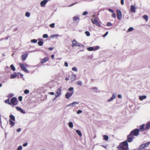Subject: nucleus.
Segmentation results:
<instances>
[{
    "label": "nucleus",
    "mask_w": 150,
    "mask_h": 150,
    "mask_svg": "<svg viewBox=\"0 0 150 150\" xmlns=\"http://www.w3.org/2000/svg\"><path fill=\"white\" fill-rule=\"evenodd\" d=\"M17 76V74L16 73H14L13 74L11 75L10 76V78L11 79H13L16 77Z\"/></svg>",
    "instance_id": "obj_20"
},
{
    "label": "nucleus",
    "mask_w": 150,
    "mask_h": 150,
    "mask_svg": "<svg viewBox=\"0 0 150 150\" xmlns=\"http://www.w3.org/2000/svg\"><path fill=\"white\" fill-rule=\"evenodd\" d=\"M91 21L93 24L96 25L98 27L100 26V23L98 22L96 18H95L94 19L92 18L91 19Z\"/></svg>",
    "instance_id": "obj_6"
},
{
    "label": "nucleus",
    "mask_w": 150,
    "mask_h": 150,
    "mask_svg": "<svg viewBox=\"0 0 150 150\" xmlns=\"http://www.w3.org/2000/svg\"><path fill=\"white\" fill-rule=\"evenodd\" d=\"M72 46L74 47V46H80V44L78 43L75 40H74L72 41Z\"/></svg>",
    "instance_id": "obj_9"
},
{
    "label": "nucleus",
    "mask_w": 150,
    "mask_h": 150,
    "mask_svg": "<svg viewBox=\"0 0 150 150\" xmlns=\"http://www.w3.org/2000/svg\"><path fill=\"white\" fill-rule=\"evenodd\" d=\"M43 37L44 38H47L48 37V36L47 34H44L43 35Z\"/></svg>",
    "instance_id": "obj_39"
},
{
    "label": "nucleus",
    "mask_w": 150,
    "mask_h": 150,
    "mask_svg": "<svg viewBox=\"0 0 150 150\" xmlns=\"http://www.w3.org/2000/svg\"><path fill=\"white\" fill-rule=\"evenodd\" d=\"M143 18L146 20V22H147L148 21V17L147 15H144L143 16Z\"/></svg>",
    "instance_id": "obj_26"
},
{
    "label": "nucleus",
    "mask_w": 150,
    "mask_h": 150,
    "mask_svg": "<svg viewBox=\"0 0 150 150\" xmlns=\"http://www.w3.org/2000/svg\"><path fill=\"white\" fill-rule=\"evenodd\" d=\"M28 56V54L27 53H25L22 55L21 57L22 60L23 61L25 60Z\"/></svg>",
    "instance_id": "obj_11"
},
{
    "label": "nucleus",
    "mask_w": 150,
    "mask_h": 150,
    "mask_svg": "<svg viewBox=\"0 0 150 150\" xmlns=\"http://www.w3.org/2000/svg\"><path fill=\"white\" fill-rule=\"evenodd\" d=\"M48 1V0H44L42 1L40 3L41 6L42 7H44Z\"/></svg>",
    "instance_id": "obj_10"
},
{
    "label": "nucleus",
    "mask_w": 150,
    "mask_h": 150,
    "mask_svg": "<svg viewBox=\"0 0 150 150\" xmlns=\"http://www.w3.org/2000/svg\"><path fill=\"white\" fill-rule=\"evenodd\" d=\"M55 24L54 23H52L50 24V27L52 28H54V27Z\"/></svg>",
    "instance_id": "obj_38"
},
{
    "label": "nucleus",
    "mask_w": 150,
    "mask_h": 150,
    "mask_svg": "<svg viewBox=\"0 0 150 150\" xmlns=\"http://www.w3.org/2000/svg\"><path fill=\"white\" fill-rule=\"evenodd\" d=\"M21 129L20 128H18L17 129V132H19L21 131Z\"/></svg>",
    "instance_id": "obj_60"
},
{
    "label": "nucleus",
    "mask_w": 150,
    "mask_h": 150,
    "mask_svg": "<svg viewBox=\"0 0 150 150\" xmlns=\"http://www.w3.org/2000/svg\"><path fill=\"white\" fill-rule=\"evenodd\" d=\"M64 65H65V67H67L68 66V63L67 62H65L64 63Z\"/></svg>",
    "instance_id": "obj_53"
},
{
    "label": "nucleus",
    "mask_w": 150,
    "mask_h": 150,
    "mask_svg": "<svg viewBox=\"0 0 150 150\" xmlns=\"http://www.w3.org/2000/svg\"><path fill=\"white\" fill-rule=\"evenodd\" d=\"M49 59L48 57H46L41 60V62L42 64L45 63L46 62L48 61Z\"/></svg>",
    "instance_id": "obj_15"
},
{
    "label": "nucleus",
    "mask_w": 150,
    "mask_h": 150,
    "mask_svg": "<svg viewBox=\"0 0 150 150\" xmlns=\"http://www.w3.org/2000/svg\"><path fill=\"white\" fill-rule=\"evenodd\" d=\"M62 88V87L59 88L57 89L56 91V93L55 94V98H56L58 96H59L61 94V90Z\"/></svg>",
    "instance_id": "obj_5"
},
{
    "label": "nucleus",
    "mask_w": 150,
    "mask_h": 150,
    "mask_svg": "<svg viewBox=\"0 0 150 150\" xmlns=\"http://www.w3.org/2000/svg\"><path fill=\"white\" fill-rule=\"evenodd\" d=\"M116 97V96L115 94H112V97L110 99L108 100V101L109 102L112 101V100L115 98Z\"/></svg>",
    "instance_id": "obj_18"
},
{
    "label": "nucleus",
    "mask_w": 150,
    "mask_h": 150,
    "mask_svg": "<svg viewBox=\"0 0 150 150\" xmlns=\"http://www.w3.org/2000/svg\"><path fill=\"white\" fill-rule=\"evenodd\" d=\"M117 97L119 98H122V96L120 94H119L118 95Z\"/></svg>",
    "instance_id": "obj_59"
},
{
    "label": "nucleus",
    "mask_w": 150,
    "mask_h": 150,
    "mask_svg": "<svg viewBox=\"0 0 150 150\" xmlns=\"http://www.w3.org/2000/svg\"><path fill=\"white\" fill-rule=\"evenodd\" d=\"M10 119H11V120H12L13 121H14L15 120V118L14 116L13 115H10Z\"/></svg>",
    "instance_id": "obj_27"
},
{
    "label": "nucleus",
    "mask_w": 150,
    "mask_h": 150,
    "mask_svg": "<svg viewBox=\"0 0 150 150\" xmlns=\"http://www.w3.org/2000/svg\"><path fill=\"white\" fill-rule=\"evenodd\" d=\"M95 50H96L99 49V47L98 46H96V47H95Z\"/></svg>",
    "instance_id": "obj_55"
},
{
    "label": "nucleus",
    "mask_w": 150,
    "mask_h": 150,
    "mask_svg": "<svg viewBox=\"0 0 150 150\" xmlns=\"http://www.w3.org/2000/svg\"><path fill=\"white\" fill-rule=\"evenodd\" d=\"M18 101L16 97H13L10 100V105H17Z\"/></svg>",
    "instance_id": "obj_3"
},
{
    "label": "nucleus",
    "mask_w": 150,
    "mask_h": 150,
    "mask_svg": "<svg viewBox=\"0 0 150 150\" xmlns=\"http://www.w3.org/2000/svg\"><path fill=\"white\" fill-rule=\"evenodd\" d=\"M65 80H66V81H68V80H69V78L68 77H66L65 79Z\"/></svg>",
    "instance_id": "obj_62"
},
{
    "label": "nucleus",
    "mask_w": 150,
    "mask_h": 150,
    "mask_svg": "<svg viewBox=\"0 0 150 150\" xmlns=\"http://www.w3.org/2000/svg\"><path fill=\"white\" fill-rule=\"evenodd\" d=\"M19 100L20 101H21L22 100V97L21 96H20L18 97Z\"/></svg>",
    "instance_id": "obj_42"
},
{
    "label": "nucleus",
    "mask_w": 150,
    "mask_h": 150,
    "mask_svg": "<svg viewBox=\"0 0 150 150\" xmlns=\"http://www.w3.org/2000/svg\"><path fill=\"white\" fill-rule=\"evenodd\" d=\"M72 70L73 71H77V69L75 67H74L72 68Z\"/></svg>",
    "instance_id": "obj_41"
},
{
    "label": "nucleus",
    "mask_w": 150,
    "mask_h": 150,
    "mask_svg": "<svg viewBox=\"0 0 150 150\" xmlns=\"http://www.w3.org/2000/svg\"><path fill=\"white\" fill-rule=\"evenodd\" d=\"M9 124L11 126H13L14 125L15 123L13 122L12 121V120L11 119H9Z\"/></svg>",
    "instance_id": "obj_22"
},
{
    "label": "nucleus",
    "mask_w": 150,
    "mask_h": 150,
    "mask_svg": "<svg viewBox=\"0 0 150 150\" xmlns=\"http://www.w3.org/2000/svg\"><path fill=\"white\" fill-rule=\"evenodd\" d=\"M88 14V12L87 11H85L82 14L83 15H86Z\"/></svg>",
    "instance_id": "obj_46"
},
{
    "label": "nucleus",
    "mask_w": 150,
    "mask_h": 150,
    "mask_svg": "<svg viewBox=\"0 0 150 150\" xmlns=\"http://www.w3.org/2000/svg\"><path fill=\"white\" fill-rule=\"evenodd\" d=\"M69 126L70 128H72L73 127V124L71 122H70L69 123Z\"/></svg>",
    "instance_id": "obj_31"
},
{
    "label": "nucleus",
    "mask_w": 150,
    "mask_h": 150,
    "mask_svg": "<svg viewBox=\"0 0 150 150\" xmlns=\"http://www.w3.org/2000/svg\"><path fill=\"white\" fill-rule=\"evenodd\" d=\"M73 87H70L69 89L68 90L69 91H72L73 90Z\"/></svg>",
    "instance_id": "obj_51"
},
{
    "label": "nucleus",
    "mask_w": 150,
    "mask_h": 150,
    "mask_svg": "<svg viewBox=\"0 0 150 150\" xmlns=\"http://www.w3.org/2000/svg\"><path fill=\"white\" fill-rule=\"evenodd\" d=\"M108 10L111 13H113L114 12L113 10L109 8V9H108Z\"/></svg>",
    "instance_id": "obj_49"
},
{
    "label": "nucleus",
    "mask_w": 150,
    "mask_h": 150,
    "mask_svg": "<svg viewBox=\"0 0 150 150\" xmlns=\"http://www.w3.org/2000/svg\"><path fill=\"white\" fill-rule=\"evenodd\" d=\"M31 42L34 43H36L37 42V40L36 39H33L31 40Z\"/></svg>",
    "instance_id": "obj_40"
},
{
    "label": "nucleus",
    "mask_w": 150,
    "mask_h": 150,
    "mask_svg": "<svg viewBox=\"0 0 150 150\" xmlns=\"http://www.w3.org/2000/svg\"><path fill=\"white\" fill-rule=\"evenodd\" d=\"M150 144V142L141 144L138 148V150H142L144 148L148 147Z\"/></svg>",
    "instance_id": "obj_4"
},
{
    "label": "nucleus",
    "mask_w": 150,
    "mask_h": 150,
    "mask_svg": "<svg viewBox=\"0 0 150 150\" xmlns=\"http://www.w3.org/2000/svg\"><path fill=\"white\" fill-rule=\"evenodd\" d=\"M76 76L75 75L71 74V81H73L75 79Z\"/></svg>",
    "instance_id": "obj_19"
},
{
    "label": "nucleus",
    "mask_w": 150,
    "mask_h": 150,
    "mask_svg": "<svg viewBox=\"0 0 150 150\" xmlns=\"http://www.w3.org/2000/svg\"><path fill=\"white\" fill-rule=\"evenodd\" d=\"M2 85V84H1V83H0V87H1Z\"/></svg>",
    "instance_id": "obj_63"
},
{
    "label": "nucleus",
    "mask_w": 150,
    "mask_h": 150,
    "mask_svg": "<svg viewBox=\"0 0 150 150\" xmlns=\"http://www.w3.org/2000/svg\"><path fill=\"white\" fill-rule=\"evenodd\" d=\"M25 65L26 66V65L23 64L22 63H20V66L21 67L22 69L24 71L28 73V70L26 69L25 67Z\"/></svg>",
    "instance_id": "obj_7"
},
{
    "label": "nucleus",
    "mask_w": 150,
    "mask_h": 150,
    "mask_svg": "<svg viewBox=\"0 0 150 150\" xmlns=\"http://www.w3.org/2000/svg\"><path fill=\"white\" fill-rule=\"evenodd\" d=\"M30 15V13L29 12H26L25 14V16H26L28 17H29Z\"/></svg>",
    "instance_id": "obj_33"
},
{
    "label": "nucleus",
    "mask_w": 150,
    "mask_h": 150,
    "mask_svg": "<svg viewBox=\"0 0 150 150\" xmlns=\"http://www.w3.org/2000/svg\"><path fill=\"white\" fill-rule=\"evenodd\" d=\"M145 126V125L144 124H143L141 125L140 126V128L139 129V131H140L141 132L143 131L144 130H146V129H145V128H144V127Z\"/></svg>",
    "instance_id": "obj_13"
},
{
    "label": "nucleus",
    "mask_w": 150,
    "mask_h": 150,
    "mask_svg": "<svg viewBox=\"0 0 150 150\" xmlns=\"http://www.w3.org/2000/svg\"><path fill=\"white\" fill-rule=\"evenodd\" d=\"M16 109L17 110L19 111L22 113L25 114V111L23 110L21 108L18 107H16Z\"/></svg>",
    "instance_id": "obj_12"
},
{
    "label": "nucleus",
    "mask_w": 150,
    "mask_h": 150,
    "mask_svg": "<svg viewBox=\"0 0 150 150\" xmlns=\"http://www.w3.org/2000/svg\"><path fill=\"white\" fill-rule=\"evenodd\" d=\"M133 30V28L132 27L129 28L127 30L128 32H131Z\"/></svg>",
    "instance_id": "obj_36"
},
{
    "label": "nucleus",
    "mask_w": 150,
    "mask_h": 150,
    "mask_svg": "<svg viewBox=\"0 0 150 150\" xmlns=\"http://www.w3.org/2000/svg\"><path fill=\"white\" fill-rule=\"evenodd\" d=\"M139 130L137 129H135L132 130L127 136V141L129 142H132L134 138V136H138L139 134Z\"/></svg>",
    "instance_id": "obj_1"
},
{
    "label": "nucleus",
    "mask_w": 150,
    "mask_h": 150,
    "mask_svg": "<svg viewBox=\"0 0 150 150\" xmlns=\"http://www.w3.org/2000/svg\"><path fill=\"white\" fill-rule=\"evenodd\" d=\"M10 68L13 71H15L16 70L15 67L13 64L10 66Z\"/></svg>",
    "instance_id": "obj_29"
},
{
    "label": "nucleus",
    "mask_w": 150,
    "mask_h": 150,
    "mask_svg": "<svg viewBox=\"0 0 150 150\" xmlns=\"http://www.w3.org/2000/svg\"><path fill=\"white\" fill-rule=\"evenodd\" d=\"M43 42L42 41H39L38 42V44L39 46H41L43 44Z\"/></svg>",
    "instance_id": "obj_28"
},
{
    "label": "nucleus",
    "mask_w": 150,
    "mask_h": 150,
    "mask_svg": "<svg viewBox=\"0 0 150 150\" xmlns=\"http://www.w3.org/2000/svg\"><path fill=\"white\" fill-rule=\"evenodd\" d=\"M82 112V111L81 110H79L77 112V113L78 114H79L80 113H81Z\"/></svg>",
    "instance_id": "obj_48"
},
{
    "label": "nucleus",
    "mask_w": 150,
    "mask_h": 150,
    "mask_svg": "<svg viewBox=\"0 0 150 150\" xmlns=\"http://www.w3.org/2000/svg\"><path fill=\"white\" fill-rule=\"evenodd\" d=\"M29 92V91L28 90L26 89L24 91V93L25 94L28 93Z\"/></svg>",
    "instance_id": "obj_37"
},
{
    "label": "nucleus",
    "mask_w": 150,
    "mask_h": 150,
    "mask_svg": "<svg viewBox=\"0 0 150 150\" xmlns=\"http://www.w3.org/2000/svg\"><path fill=\"white\" fill-rule=\"evenodd\" d=\"M87 50L89 51H92L94 50V48L93 47H90L87 48Z\"/></svg>",
    "instance_id": "obj_30"
},
{
    "label": "nucleus",
    "mask_w": 150,
    "mask_h": 150,
    "mask_svg": "<svg viewBox=\"0 0 150 150\" xmlns=\"http://www.w3.org/2000/svg\"><path fill=\"white\" fill-rule=\"evenodd\" d=\"M107 25L108 26H110L112 25V24L110 22H108L107 23Z\"/></svg>",
    "instance_id": "obj_47"
},
{
    "label": "nucleus",
    "mask_w": 150,
    "mask_h": 150,
    "mask_svg": "<svg viewBox=\"0 0 150 150\" xmlns=\"http://www.w3.org/2000/svg\"><path fill=\"white\" fill-rule=\"evenodd\" d=\"M49 93L51 95H54V93L53 92H50Z\"/></svg>",
    "instance_id": "obj_56"
},
{
    "label": "nucleus",
    "mask_w": 150,
    "mask_h": 150,
    "mask_svg": "<svg viewBox=\"0 0 150 150\" xmlns=\"http://www.w3.org/2000/svg\"><path fill=\"white\" fill-rule=\"evenodd\" d=\"M54 54H52L51 55V57L52 59H54Z\"/></svg>",
    "instance_id": "obj_61"
},
{
    "label": "nucleus",
    "mask_w": 150,
    "mask_h": 150,
    "mask_svg": "<svg viewBox=\"0 0 150 150\" xmlns=\"http://www.w3.org/2000/svg\"><path fill=\"white\" fill-rule=\"evenodd\" d=\"M150 128V122L148 123L146 125L145 129L147 130Z\"/></svg>",
    "instance_id": "obj_23"
},
{
    "label": "nucleus",
    "mask_w": 150,
    "mask_h": 150,
    "mask_svg": "<svg viewBox=\"0 0 150 150\" xmlns=\"http://www.w3.org/2000/svg\"><path fill=\"white\" fill-rule=\"evenodd\" d=\"M117 13V17L118 19L120 20H121L122 18V15L121 12L119 9H117L116 10Z\"/></svg>",
    "instance_id": "obj_8"
},
{
    "label": "nucleus",
    "mask_w": 150,
    "mask_h": 150,
    "mask_svg": "<svg viewBox=\"0 0 150 150\" xmlns=\"http://www.w3.org/2000/svg\"><path fill=\"white\" fill-rule=\"evenodd\" d=\"M22 149V147L21 146H20L17 149V150H21Z\"/></svg>",
    "instance_id": "obj_43"
},
{
    "label": "nucleus",
    "mask_w": 150,
    "mask_h": 150,
    "mask_svg": "<svg viewBox=\"0 0 150 150\" xmlns=\"http://www.w3.org/2000/svg\"><path fill=\"white\" fill-rule=\"evenodd\" d=\"M53 48H54L53 47H50L48 48V49L50 50H52L53 49Z\"/></svg>",
    "instance_id": "obj_57"
},
{
    "label": "nucleus",
    "mask_w": 150,
    "mask_h": 150,
    "mask_svg": "<svg viewBox=\"0 0 150 150\" xmlns=\"http://www.w3.org/2000/svg\"><path fill=\"white\" fill-rule=\"evenodd\" d=\"M72 92L71 93H67L65 95V97L66 98L68 99L69 98L72 96Z\"/></svg>",
    "instance_id": "obj_17"
},
{
    "label": "nucleus",
    "mask_w": 150,
    "mask_h": 150,
    "mask_svg": "<svg viewBox=\"0 0 150 150\" xmlns=\"http://www.w3.org/2000/svg\"><path fill=\"white\" fill-rule=\"evenodd\" d=\"M121 3L122 5H123L124 4V0H121Z\"/></svg>",
    "instance_id": "obj_54"
},
{
    "label": "nucleus",
    "mask_w": 150,
    "mask_h": 150,
    "mask_svg": "<svg viewBox=\"0 0 150 150\" xmlns=\"http://www.w3.org/2000/svg\"><path fill=\"white\" fill-rule=\"evenodd\" d=\"M103 139L105 141L108 140V136L104 135L103 136Z\"/></svg>",
    "instance_id": "obj_24"
},
{
    "label": "nucleus",
    "mask_w": 150,
    "mask_h": 150,
    "mask_svg": "<svg viewBox=\"0 0 150 150\" xmlns=\"http://www.w3.org/2000/svg\"><path fill=\"white\" fill-rule=\"evenodd\" d=\"M27 143H24L23 144V146H27Z\"/></svg>",
    "instance_id": "obj_58"
},
{
    "label": "nucleus",
    "mask_w": 150,
    "mask_h": 150,
    "mask_svg": "<svg viewBox=\"0 0 150 150\" xmlns=\"http://www.w3.org/2000/svg\"><path fill=\"white\" fill-rule=\"evenodd\" d=\"M5 103L8 104L9 105H10V102L9 99H8L7 100H6L5 101Z\"/></svg>",
    "instance_id": "obj_32"
},
{
    "label": "nucleus",
    "mask_w": 150,
    "mask_h": 150,
    "mask_svg": "<svg viewBox=\"0 0 150 150\" xmlns=\"http://www.w3.org/2000/svg\"><path fill=\"white\" fill-rule=\"evenodd\" d=\"M96 87H95V89H96Z\"/></svg>",
    "instance_id": "obj_64"
},
{
    "label": "nucleus",
    "mask_w": 150,
    "mask_h": 150,
    "mask_svg": "<svg viewBox=\"0 0 150 150\" xmlns=\"http://www.w3.org/2000/svg\"><path fill=\"white\" fill-rule=\"evenodd\" d=\"M76 132L79 136L81 137L82 136V134L80 131L79 130H76Z\"/></svg>",
    "instance_id": "obj_25"
},
{
    "label": "nucleus",
    "mask_w": 150,
    "mask_h": 150,
    "mask_svg": "<svg viewBox=\"0 0 150 150\" xmlns=\"http://www.w3.org/2000/svg\"><path fill=\"white\" fill-rule=\"evenodd\" d=\"M108 33V32L107 31L103 35V37H105L107 35Z\"/></svg>",
    "instance_id": "obj_52"
},
{
    "label": "nucleus",
    "mask_w": 150,
    "mask_h": 150,
    "mask_svg": "<svg viewBox=\"0 0 150 150\" xmlns=\"http://www.w3.org/2000/svg\"><path fill=\"white\" fill-rule=\"evenodd\" d=\"M78 103L77 102H74L72 103L71 105H72V106H74V105L77 104Z\"/></svg>",
    "instance_id": "obj_45"
},
{
    "label": "nucleus",
    "mask_w": 150,
    "mask_h": 150,
    "mask_svg": "<svg viewBox=\"0 0 150 150\" xmlns=\"http://www.w3.org/2000/svg\"><path fill=\"white\" fill-rule=\"evenodd\" d=\"M85 33L87 36H89L90 35V33L88 31H85Z\"/></svg>",
    "instance_id": "obj_34"
},
{
    "label": "nucleus",
    "mask_w": 150,
    "mask_h": 150,
    "mask_svg": "<svg viewBox=\"0 0 150 150\" xmlns=\"http://www.w3.org/2000/svg\"><path fill=\"white\" fill-rule=\"evenodd\" d=\"M146 96H139V99L140 100H142L143 99L146 98Z\"/></svg>",
    "instance_id": "obj_21"
},
{
    "label": "nucleus",
    "mask_w": 150,
    "mask_h": 150,
    "mask_svg": "<svg viewBox=\"0 0 150 150\" xmlns=\"http://www.w3.org/2000/svg\"><path fill=\"white\" fill-rule=\"evenodd\" d=\"M73 21L74 22H79L80 20V19H79V17L75 16L73 17Z\"/></svg>",
    "instance_id": "obj_14"
},
{
    "label": "nucleus",
    "mask_w": 150,
    "mask_h": 150,
    "mask_svg": "<svg viewBox=\"0 0 150 150\" xmlns=\"http://www.w3.org/2000/svg\"><path fill=\"white\" fill-rule=\"evenodd\" d=\"M58 35H53L51 36V37L52 38H54V37H57L58 36Z\"/></svg>",
    "instance_id": "obj_50"
},
{
    "label": "nucleus",
    "mask_w": 150,
    "mask_h": 150,
    "mask_svg": "<svg viewBox=\"0 0 150 150\" xmlns=\"http://www.w3.org/2000/svg\"><path fill=\"white\" fill-rule=\"evenodd\" d=\"M127 141L121 143L117 146L118 149L120 150H128V145Z\"/></svg>",
    "instance_id": "obj_2"
},
{
    "label": "nucleus",
    "mask_w": 150,
    "mask_h": 150,
    "mask_svg": "<svg viewBox=\"0 0 150 150\" xmlns=\"http://www.w3.org/2000/svg\"><path fill=\"white\" fill-rule=\"evenodd\" d=\"M135 7L133 5H131V6L130 10L131 11L133 12H135Z\"/></svg>",
    "instance_id": "obj_16"
},
{
    "label": "nucleus",
    "mask_w": 150,
    "mask_h": 150,
    "mask_svg": "<svg viewBox=\"0 0 150 150\" xmlns=\"http://www.w3.org/2000/svg\"><path fill=\"white\" fill-rule=\"evenodd\" d=\"M79 86H81L82 85V82L81 81H78L76 83Z\"/></svg>",
    "instance_id": "obj_35"
},
{
    "label": "nucleus",
    "mask_w": 150,
    "mask_h": 150,
    "mask_svg": "<svg viewBox=\"0 0 150 150\" xmlns=\"http://www.w3.org/2000/svg\"><path fill=\"white\" fill-rule=\"evenodd\" d=\"M112 17L113 18H115L116 17V15L115 13L113 12L112 15Z\"/></svg>",
    "instance_id": "obj_44"
}]
</instances>
